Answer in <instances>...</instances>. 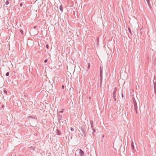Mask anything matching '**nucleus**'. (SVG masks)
Returning a JSON list of instances; mask_svg holds the SVG:
<instances>
[{
  "label": "nucleus",
  "mask_w": 156,
  "mask_h": 156,
  "mask_svg": "<svg viewBox=\"0 0 156 156\" xmlns=\"http://www.w3.org/2000/svg\"><path fill=\"white\" fill-rule=\"evenodd\" d=\"M4 105H2V107H4Z\"/></svg>",
  "instance_id": "nucleus-32"
},
{
  "label": "nucleus",
  "mask_w": 156,
  "mask_h": 156,
  "mask_svg": "<svg viewBox=\"0 0 156 156\" xmlns=\"http://www.w3.org/2000/svg\"><path fill=\"white\" fill-rule=\"evenodd\" d=\"M90 123L91 128L92 129L94 128L93 121L92 120L90 121Z\"/></svg>",
  "instance_id": "nucleus-9"
},
{
  "label": "nucleus",
  "mask_w": 156,
  "mask_h": 156,
  "mask_svg": "<svg viewBox=\"0 0 156 156\" xmlns=\"http://www.w3.org/2000/svg\"><path fill=\"white\" fill-rule=\"evenodd\" d=\"M29 117L30 118H33V119H35V118H34V117H33V116H30Z\"/></svg>",
  "instance_id": "nucleus-22"
},
{
  "label": "nucleus",
  "mask_w": 156,
  "mask_h": 156,
  "mask_svg": "<svg viewBox=\"0 0 156 156\" xmlns=\"http://www.w3.org/2000/svg\"><path fill=\"white\" fill-rule=\"evenodd\" d=\"M102 75H100V87H101V83L102 82Z\"/></svg>",
  "instance_id": "nucleus-7"
},
{
  "label": "nucleus",
  "mask_w": 156,
  "mask_h": 156,
  "mask_svg": "<svg viewBox=\"0 0 156 156\" xmlns=\"http://www.w3.org/2000/svg\"><path fill=\"white\" fill-rule=\"evenodd\" d=\"M128 30L130 33V34L131 35H132V32H131V29L130 28H128Z\"/></svg>",
  "instance_id": "nucleus-15"
},
{
  "label": "nucleus",
  "mask_w": 156,
  "mask_h": 156,
  "mask_svg": "<svg viewBox=\"0 0 156 156\" xmlns=\"http://www.w3.org/2000/svg\"><path fill=\"white\" fill-rule=\"evenodd\" d=\"M59 9L61 12H63V7L62 5H61L60 6Z\"/></svg>",
  "instance_id": "nucleus-13"
},
{
  "label": "nucleus",
  "mask_w": 156,
  "mask_h": 156,
  "mask_svg": "<svg viewBox=\"0 0 156 156\" xmlns=\"http://www.w3.org/2000/svg\"><path fill=\"white\" fill-rule=\"evenodd\" d=\"M88 67H87V69H90V63H88Z\"/></svg>",
  "instance_id": "nucleus-21"
},
{
  "label": "nucleus",
  "mask_w": 156,
  "mask_h": 156,
  "mask_svg": "<svg viewBox=\"0 0 156 156\" xmlns=\"http://www.w3.org/2000/svg\"><path fill=\"white\" fill-rule=\"evenodd\" d=\"M0 93H1V94H2V91H1L0 92Z\"/></svg>",
  "instance_id": "nucleus-30"
},
{
  "label": "nucleus",
  "mask_w": 156,
  "mask_h": 156,
  "mask_svg": "<svg viewBox=\"0 0 156 156\" xmlns=\"http://www.w3.org/2000/svg\"><path fill=\"white\" fill-rule=\"evenodd\" d=\"M147 1V4H148V5L149 6V7L151 9V5L150 3V0H146Z\"/></svg>",
  "instance_id": "nucleus-10"
},
{
  "label": "nucleus",
  "mask_w": 156,
  "mask_h": 156,
  "mask_svg": "<svg viewBox=\"0 0 156 156\" xmlns=\"http://www.w3.org/2000/svg\"><path fill=\"white\" fill-rule=\"evenodd\" d=\"M100 75H102V69L101 66H100Z\"/></svg>",
  "instance_id": "nucleus-12"
},
{
  "label": "nucleus",
  "mask_w": 156,
  "mask_h": 156,
  "mask_svg": "<svg viewBox=\"0 0 156 156\" xmlns=\"http://www.w3.org/2000/svg\"><path fill=\"white\" fill-rule=\"evenodd\" d=\"M9 72H8L6 73L5 75L6 76H8L9 75Z\"/></svg>",
  "instance_id": "nucleus-19"
},
{
  "label": "nucleus",
  "mask_w": 156,
  "mask_h": 156,
  "mask_svg": "<svg viewBox=\"0 0 156 156\" xmlns=\"http://www.w3.org/2000/svg\"><path fill=\"white\" fill-rule=\"evenodd\" d=\"M80 129L82 131L84 136L86 137L87 136V134L86 132V127L84 126H82L80 127Z\"/></svg>",
  "instance_id": "nucleus-2"
},
{
  "label": "nucleus",
  "mask_w": 156,
  "mask_h": 156,
  "mask_svg": "<svg viewBox=\"0 0 156 156\" xmlns=\"http://www.w3.org/2000/svg\"><path fill=\"white\" fill-rule=\"evenodd\" d=\"M49 46L48 44H47L46 46V48L47 50H48L49 48Z\"/></svg>",
  "instance_id": "nucleus-18"
},
{
  "label": "nucleus",
  "mask_w": 156,
  "mask_h": 156,
  "mask_svg": "<svg viewBox=\"0 0 156 156\" xmlns=\"http://www.w3.org/2000/svg\"><path fill=\"white\" fill-rule=\"evenodd\" d=\"M104 136L103 135L102 136V138H104Z\"/></svg>",
  "instance_id": "nucleus-29"
},
{
  "label": "nucleus",
  "mask_w": 156,
  "mask_h": 156,
  "mask_svg": "<svg viewBox=\"0 0 156 156\" xmlns=\"http://www.w3.org/2000/svg\"><path fill=\"white\" fill-rule=\"evenodd\" d=\"M153 83L154 92L155 94H156V79L155 78L153 80Z\"/></svg>",
  "instance_id": "nucleus-4"
},
{
  "label": "nucleus",
  "mask_w": 156,
  "mask_h": 156,
  "mask_svg": "<svg viewBox=\"0 0 156 156\" xmlns=\"http://www.w3.org/2000/svg\"><path fill=\"white\" fill-rule=\"evenodd\" d=\"M3 92L5 93L6 94H7V91L5 90H4Z\"/></svg>",
  "instance_id": "nucleus-20"
},
{
  "label": "nucleus",
  "mask_w": 156,
  "mask_h": 156,
  "mask_svg": "<svg viewBox=\"0 0 156 156\" xmlns=\"http://www.w3.org/2000/svg\"><path fill=\"white\" fill-rule=\"evenodd\" d=\"M35 27H34V28H35Z\"/></svg>",
  "instance_id": "nucleus-33"
},
{
  "label": "nucleus",
  "mask_w": 156,
  "mask_h": 156,
  "mask_svg": "<svg viewBox=\"0 0 156 156\" xmlns=\"http://www.w3.org/2000/svg\"><path fill=\"white\" fill-rule=\"evenodd\" d=\"M57 115H58L57 117L58 118L59 122V123H60V121H61V118H62V116H61L60 115L59 113L58 112H57Z\"/></svg>",
  "instance_id": "nucleus-5"
},
{
  "label": "nucleus",
  "mask_w": 156,
  "mask_h": 156,
  "mask_svg": "<svg viewBox=\"0 0 156 156\" xmlns=\"http://www.w3.org/2000/svg\"><path fill=\"white\" fill-rule=\"evenodd\" d=\"M132 100L133 101V103L134 105V109L135 111H136V114L137 113V106L136 103V102L135 100V99L134 97H133L132 98Z\"/></svg>",
  "instance_id": "nucleus-1"
},
{
  "label": "nucleus",
  "mask_w": 156,
  "mask_h": 156,
  "mask_svg": "<svg viewBox=\"0 0 156 156\" xmlns=\"http://www.w3.org/2000/svg\"><path fill=\"white\" fill-rule=\"evenodd\" d=\"M79 151L80 154V156H83L84 154V152L81 149H80Z\"/></svg>",
  "instance_id": "nucleus-6"
},
{
  "label": "nucleus",
  "mask_w": 156,
  "mask_h": 156,
  "mask_svg": "<svg viewBox=\"0 0 156 156\" xmlns=\"http://www.w3.org/2000/svg\"><path fill=\"white\" fill-rule=\"evenodd\" d=\"M23 5V4L22 3H21L20 4V7H22Z\"/></svg>",
  "instance_id": "nucleus-24"
},
{
  "label": "nucleus",
  "mask_w": 156,
  "mask_h": 156,
  "mask_svg": "<svg viewBox=\"0 0 156 156\" xmlns=\"http://www.w3.org/2000/svg\"><path fill=\"white\" fill-rule=\"evenodd\" d=\"M9 3V1L8 0H7L5 2V4L6 5H8Z\"/></svg>",
  "instance_id": "nucleus-16"
},
{
  "label": "nucleus",
  "mask_w": 156,
  "mask_h": 156,
  "mask_svg": "<svg viewBox=\"0 0 156 156\" xmlns=\"http://www.w3.org/2000/svg\"><path fill=\"white\" fill-rule=\"evenodd\" d=\"M56 134L58 135H61L62 133H61V132L58 129H57L56 130Z\"/></svg>",
  "instance_id": "nucleus-8"
},
{
  "label": "nucleus",
  "mask_w": 156,
  "mask_h": 156,
  "mask_svg": "<svg viewBox=\"0 0 156 156\" xmlns=\"http://www.w3.org/2000/svg\"><path fill=\"white\" fill-rule=\"evenodd\" d=\"M48 61V59H46L44 60V63H46Z\"/></svg>",
  "instance_id": "nucleus-23"
},
{
  "label": "nucleus",
  "mask_w": 156,
  "mask_h": 156,
  "mask_svg": "<svg viewBox=\"0 0 156 156\" xmlns=\"http://www.w3.org/2000/svg\"><path fill=\"white\" fill-rule=\"evenodd\" d=\"M20 31L21 33V34L22 35H23V30L21 29L20 30Z\"/></svg>",
  "instance_id": "nucleus-17"
},
{
  "label": "nucleus",
  "mask_w": 156,
  "mask_h": 156,
  "mask_svg": "<svg viewBox=\"0 0 156 156\" xmlns=\"http://www.w3.org/2000/svg\"><path fill=\"white\" fill-rule=\"evenodd\" d=\"M122 98H123V95L122 93Z\"/></svg>",
  "instance_id": "nucleus-28"
},
{
  "label": "nucleus",
  "mask_w": 156,
  "mask_h": 156,
  "mask_svg": "<svg viewBox=\"0 0 156 156\" xmlns=\"http://www.w3.org/2000/svg\"><path fill=\"white\" fill-rule=\"evenodd\" d=\"M89 99H91V98H90V97H89Z\"/></svg>",
  "instance_id": "nucleus-31"
},
{
  "label": "nucleus",
  "mask_w": 156,
  "mask_h": 156,
  "mask_svg": "<svg viewBox=\"0 0 156 156\" xmlns=\"http://www.w3.org/2000/svg\"><path fill=\"white\" fill-rule=\"evenodd\" d=\"M64 109L62 110L61 111H59V112L61 113H62L63 112Z\"/></svg>",
  "instance_id": "nucleus-25"
},
{
  "label": "nucleus",
  "mask_w": 156,
  "mask_h": 156,
  "mask_svg": "<svg viewBox=\"0 0 156 156\" xmlns=\"http://www.w3.org/2000/svg\"><path fill=\"white\" fill-rule=\"evenodd\" d=\"M71 129V130L72 131H74V129H73V128H71V129Z\"/></svg>",
  "instance_id": "nucleus-27"
},
{
  "label": "nucleus",
  "mask_w": 156,
  "mask_h": 156,
  "mask_svg": "<svg viewBox=\"0 0 156 156\" xmlns=\"http://www.w3.org/2000/svg\"><path fill=\"white\" fill-rule=\"evenodd\" d=\"M62 89H64V88H65V87L64 86V85H62Z\"/></svg>",
  "instance_id": "nucleus-26"
},
{
  "label": "nucleus",
  "mask_w": 156,
  "mask_h": 156,
  "mask_svg": "<svg viewBox=\"0 0 156 156\" xmlns=\"http://www.w3.org/2000/svg\"><path fill=\"white\" fill-rule=\"evenodd\" d=\"M117 91V88H115V90H114V91L113 93L112 94V97L114 99L115 101H116V96H115V94L116 93Z\"/></svg>",
  "instance_id": "nucleus-3"
},
{
  "label": "nucleus",
  "mask_w": 156,
  "mask_h": 156,
  "mask_svg": "<svg viewBox=\"0 0 156 156\" xmlns=\"http://www.w3.org/2000/svg\"><path fill=\"white\" fill-rule=\"evenodd\" d=\"M131 148L133 150H134V146L133 144V141L131 142Z\"/></svg>",
  "instance_id": "nucleus-11"
},
{
  "label": "nucleus",
  "mask_w": 156,
  "mask_h": 156,
  "mask_svg": "<svg viewBox=\"0 0 156 156\" xmlns=\"http://www.w3.org/2000/svg\"><path fill=\"white\" fill-rule=\"evenodd\" d=\"M92 129L93 130V132L92 133V135H93V136H94L95 135H94V133L95 132L96 130H95V129L94 128Z\"/></svg>",
  "instance_id": "nucleus-14"
}]
</instances>
